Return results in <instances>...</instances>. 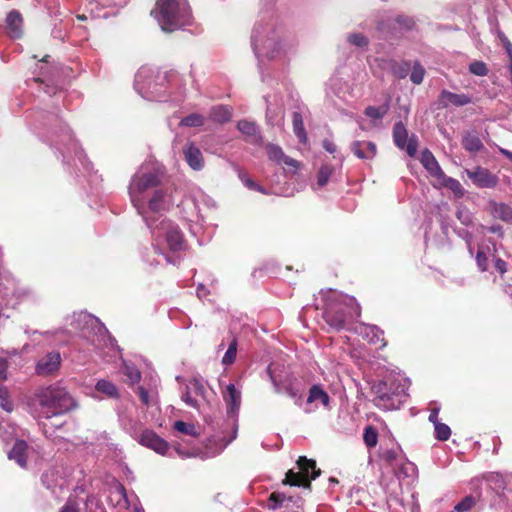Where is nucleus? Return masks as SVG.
I'll list each match as a JSON object with an SVG mask.
<instances>
[{
	"label": "nucleus",
	"mask_w": 512,
	"mask_h": 512,
	"mask_svg": "<svg viewBox=\"0 0 512 512\" xmlns=\"http://www.w3.org/2000/svg\"><path fill=\"white\" fill-rule=\"evenodd\" d=\"M394 22H395L396 28H398L401 32L409 31L415 25L414 20L411 17L405 16V15L397 16L394 19Z\"/></svg>",
	"instance_id": "nucleus-51"
},
{
	"label": "nucleus",
	"mask_w": 512,
	"mask_h": 512,
	"mask_svg": "<svg viewBox=\"0 0 512 512\" xmlns=\"http://www.w3.org/2000/svg\"><path fill=\"white\" fill-rule=\"evenodd\" d=\"M50 59L51 57L46 55L36 65L37 77H35V81L41 83L53 82L55 68L50 65Z\"/></svg>",
	"instance_id": "nucleus-31"
},
{
	"label": "nucleus",
	"mask_w": 512,
	"mask_h": 512,
	"mask_svg": "<svg viewBox=\"0 0 512 512\" xmlns=\"http://www.w3.org/2000/svg\"><path fill=\"white\" fill-rule=\"evenodd\" d=\"M453 230L458 237L465 241L468 253L474 256L476 266L480 272H488L490 262L493 263L494 269L500 276H503L508 271V263L498 255L499 249L503 248L502 244H497L492 238H489V245L479 246L474 255V249L472 247L473 234L465 228L454 227Z\"/></svg>",
	"instance_id": "nucleus-8"
},
{
	"label": "nucleus",
	"mask_w": 512,
	"mask_h": 512,
	"mask_svg": "<svg viewBox=\"0 0 512 512\" xmlns=\"http://www.w3.org/2000/svg\"><path fill=\"white\" fill-rule=\"evenodd\" d=\"M298 471L293 469L286 473L284 484L290 486H302L310 488V481L316 479L320 474V470L316 469V462L311 459H307L305 456L299 457L297 461Z\"/></svg>",
	"instance_id": "nucleus-12"
},
{
	"label": "nucleus",
	"mask_w": 512,
	"mask_h": 512,
	"mask_svg": "<svg viewBox=\"0 0 512 512\" xmlns=\"http://www.w3.org/2000/svg\"><path fill=\"white\" fill-rule=\"evenodd\" d=\"M69 325L96 349L114 348L116 345V340L100 319L86 311L74 313Z\"/></svg>",
	"instance_id": "nucleus-7"
},
{
	"label": "nucleus",
	"mask_w": 512,
	"mask_h": 512,
	"mask_svg": "<svg viewBox=\"0 0 512 512\" xmlns=\"http://www.w3.org/2000/svg\"><path fill=\"white\" fill-rule=\"evenodd\" d=\"M490 214L493 218L500 219L504 222L512 221V207L506 203L491 201L489 203Z\"/></svg>",
	"instance_id": "nucleus-32"
},
{
	"label": "nucleus",
	"mask_w": 512,
	"mask_h": 512,
	"mask_svg": "<svg viewBox=\"0 0 512 512\" xmlns=\"http://www.w3.org/2000/svg\"><path fill=\"white\" fill-rule=\"evenodd\" d=\"M151 14L164 32L183 29L192 21V13L187 0H157Z\"/></svg>",
	"instance_id": "nucleus-6"
},
{
	"label": "nucleus",
	"mask_w": 512,
	"mask_h": 512,
	"mask_svg": "<svg viewBox=\"0 0 512 512\" xmlns=\"http://www.w3.org/2000/svg\"><path fill=\"white\" fill-rule=\"evenodd\" d=\"M181 400L191 408L200 410L203 403H207L206 382L201 377H193L188 381L181 394Z\"/></svg>",
	"instance_id": "nucleus-13"
},
{
	"label": "nucleus",
	"mask_w": 512,
	"mask_h": 512,
	"mask_svg": "<svg viewBox=\"0 0 512 512\" xmlns=\"http://www.w3.org/2000/svg\"><path fill=\"white\" fill-rule=\"evenodd\" d=\"M469 71L476 76H486L488 68L482 61H474L469 65Z\"/></svg>",
	"instance_id": "nucleus-57"
},
{
	"label": "nucleus",
	"mask_w": 512,
	"mask_h": 512,
	"mask_svg": "<svg viewBox=\"0 0 512 512\" xmlns=\"http://www.w3.org/2000/svg\"><path fill=\"white\" fill-rule=\"evenodd\" d=\"M110 496L112 500L116 501V505L128 509L130 508V497L123 484L116 481L114 486L111 488Z\"/></svg>",
	"instance_id": "nucleus-33"
},
{
	"label": "nucleus",
	"mask_w": 512,
	"mask_h": 512,
	"mask_svg": "<svg viewBox=\"0 0 512 512\" xmlns=\"http://www.w3.org/2000/svg\"><path fill=\"white\" fill-rule=\"evenodd\" d=\"M222 398L228 414V426L236 432L238 429L239 410L242 402V392L233 383L222 390Z\"/></svg>",
	"instance_id": "nucleus-14"
},
{
	"label": "nucleus",
	"mask_w": 512,
	"mask_h": 512,
	"mask_svg": "<svg viewBox=\"0 0 512 512\" xmlns=\"http://www.w3.org/2000/svg\"><path fill=\"white\" fill-rule=\"evenodd\" d=\"M167 79L164 74L151 67H141L134 80L135 91L149 101H164Z\"/></svg>",
	"instance_id": "nucleus-9"
},
{
	"label": "nucleus",
	"mask_w": 512,
	"mask_h": 512,
	"mask_svg": "<svg viewBox=\"0 0 512 512\" xmlns=\"http://www.w3.org/2000/svg\"><path fill=\"white\" fill-rule=\"evenodd\" d=\"M363 440L367 447L376 446L378 441V433L375 428L368 426L364 430Z\"/></svg>",
	"instance_id": "nucleus-54"
},
{
	"label": "nucleus",
	"mask_w": 512,
	"mask_h": 512,
	"mask_svg": "<svg viewBox=\"0 0 512 512\" xmlns=\"http://www.w3.org/2000/svg\"><path fill=\"white\" fill-rule=\"evenodd\" d=\"M123 373L129 378L131 383H137L141 379V373L139 369L130 363H124Z\"/></svg>",
	"instance_id": "nucleus-53"
},
{
	"label": "nucleus",
	"mask_w": 512,
	"mask_h": 512,
	"mask_svg": "<svg viewBox=\"0 0 512 512\" xmlns=\"http://www.w3.org/2000/svg\"><path fill=\"white\" fill-rule=\"evenodd\" d=\"M486 481L488 482L491 489H493L496 493H501L505 489V482L503 476L499 473H490L486 477Z\"/></svg>",
	"instance_id": "nucleus-44"
},
{
	"label": "nucleus",
	"mask_w": 512,
	"mask_h": 512,
	"mask_svg": "<svg viewBox=\"0 0 512 512\" xmlns=\"http://www.w3.org/2000/svg\"><path fill=\"white\" fill-rule=\"evenodd\" d=\"M346 42L360 49H364L369 45V39L362 33L348 34L346 36Z\"/></svg>",
	"instance_id": "nucleus-46"
},
{
	"label": "nucleus",
	"mask_w": 512,
	"mask_h": 512,
	"mask_svg": "<svg viewBox=\"0 0 512 512\" xmlns=\"http://www.w3.org/2000/svg\"><path fill=\"white\" fill-rule=\"evenodd\" d=\"M393 142L400 150H405L409 157H414L418 149V138L415 134L410 137L408 130L402 121H398L393 127Z\"/></svg>",
	"instance_id": "nucleus-15"
},
{
	"label": "nucleus",
	"mask_w": 512,
	"mask_h": 512,
	"mask_svg": "<svg viewBox=\"0 0 512 512\" xmlns=\"http://www.w3.org/2000/svg\"><path fill=\"white\" fill-rule=\"evenodd\" d=\"M32 448L25 440L16 439L13 446L8 450L7 457L10 461H14L20 468H27V459Z\"/></svg>",
	"instance_id": "nucleus-20"
},
{
	"label": "nucleus",
	"mask_w": 512,
	"mask_h": 512,
	"mask_svg": "<svg viewBox=\"0 0 512 512\" xmlns=\"http://www.w3.org/2000/svg\"><path fill=\"white\" fill-rule=\"evenodd\" d=\"M400 472L403 473L405 477H414L417 475L418 469L414 463L407 461L400 467Z\"/></svg>",
	"instance_id": "nucleus-62"
},
{
	"label": "nucleus",
	"mask_w": 512,
	"mask_h": 512,
	"mask_svg": "<svg viewBox=\"0 0 512 512\" xmlns=\"http://www.w3.org/2000/svg\"><path fill=\"white\" fill-rule=\"evenodd\" d=\"M410 70H411V64L409 61H401V62L394 61L391 64L392 74L399 79L406 78L408 76Z\"/></svg>",
	"instance_id": "nucleus-43"
},
{
	"label": "nucleus",
	"mask_w": 512,
	"mask_h": 512,
	"mask_svg": "<svg viewBox=\"0 0 512 512\" xmlns=\"http://www.w3.org/2000/svg\"><path fill=\"white\" fill-rule=\"evenodd\" d=\"M237 347H238V343H237V339H233L229 345H228V349L227 351L225 352L223 358H222V364L225 365V366H229L231 364L234 363L235 359H236V354H237Z\"/></svg>",
	"instance_id": "nucleus-49"
},
{
	"label": "nucleus",
	"mask_w": 512,
	"mask_h": 512,
	"mask_svg": "<svg viewBox=\"0 0 512 512\" xmlns=\"http://www.w3.org/2000/svg\"><path fill=\"white\" fill-rule=\"evenodd\" d=\"M184 159L188 166L194 171H201L204 168L205 160L202 151L194 142H188L183 147Z\"/></svg>",
	"instance_id": "nucleus-23"
},
{
	"label": "nucleus",
	"mask_w": 512,
	"mask_h": 512,
	"mask_svg": "<svg viewBox=\"0 0 512 512\" xmlns=\"http://www.w3.org/2000/svg\"><path fill=\"white\" fill-rule=\"evenodd\" d=\"M446 186L454 192L455 195L461 196L463 194V187L461 183L452 177H444Z\"/></svg>",
	"instance_id": "nucleus-60"
},
{
	"label": "nucleus",
	"mask_w": 512,
	"mask_h": 512,
	"mask_svg": "<svg viewBox=\"0 0 512 512\" xmlns=\"http://www.w3.org/2000/svg\"><path fill=\"white\" fill-rule=\"evenodd\" d=\"M504 40L505 41H504V44H502V46L505 49L508 59H509L508 69L510 72V76L512 77V43L510 42L509 39H504Z\"/></svg>",
	"instance_id": "nucleus-63"
},
{
	"label": "nucleus",
	"mask_w": 512,
	"mask_h": 512,
	"mask_svg": "<svg viewBox=\"0 0 512 512\" xmlns=\"http://www.w3.org/2000/svg\"><path fill=\"white\" fill-rule=\"evenodd\" d=\"M350 96V86L341 77L334 75L326 84V98L333 105L340 107L339 102H346Z\"/></svg>",
	"instance_id": "nucleus-16"
},
{
	"label": "nucleus",
	"mask_w": 512,
	"mask_h": 512,
	"mask_svg": "<svg viewBox=\"0 0 512 512\" xmlns=\"http://www.w3.org/2000/svg\"><path fill=\"white\" fill-rule=\"evenodd\" d=\"M389 381L387 378L378 381L372 386V392L375 395L374 403L382 410H395L407 400L408 380H400L394 392H389Z\"/></svg>",
	"instance_id": "nucleus-11"
},
{
	"label": "nucleus",
	"mask_w": 512,
	"mask_h": 512,
	"mask_svg": "<svg viewBox=\"0 0 512 512\" xmlns=\"http://www.w3.org/2000/svg\"><path fill=\"white\" fill-rule=\"evenodd\" d=\"M251 47L259 65L264 59H274L285 53L282 30L277 27L272 13L259 14L251 34Z\"/></svg>",
	"instance_id": "nucleus-4"
},
{
	"label": "nucleus",
	"mask_w": 512,
	"mask_h": 512,
	"mask_svg": "<svg viewBox=\"0 0 512 512\" xmlns=\"http://www.w3.org/2000/svg\"><path fill=\"white\" fill-rule=\"evenodd\" d=\"M438 100L441 108H448L450 106L462 107L472 102V98L468 94H457L446 89L440 92Z\"/></svg>",
	"instance_id": "nucleus-25"
},
{
	"label": "nucleus",
	"mask_w": 512,
	"mask_h": 512,
	"mask_svg": "<svg viewBox=\"0 0 512 512\" xmlns=\"http://www.w3.org/2000/svg\"><path fill=\"white\" fill-rule=\"evenodd\" d=\"M205 124V117L199 113H191L183 117L179 125L182 127L198 128Z\"/></svg>",
	"instance_id": "nucleus-41"
},
{
	"label": "nucleus",
	"mask_w": 512,
	"mask_h": 512,
	"mask_svg": "<svg viewBox=\"0 0 512 512\" xmlns=\"http://www.w3.org/2000/svg\"><path fill=\"white\" fill-rule=\"evenodd\" d=\"M61 364V355L58 351L48 352L41 357L35 367L37 375L47 376L56 372Z\"/></svg>",
	"instance_id": "nucleus-21"
},
{
	"label": "nucleus",
	"mask_w": 512,
	"mask_h": 512,
	"mask_svg": "<svg viewBox=\"0 0 512 512\" xmlns=\"http://www.w3.org/2000/svg\"><path fill=\"white\" fill-rule=\"evenodd\" d=\"M389 111V103L386 102L381 106H368L365 108L364 114L372 120L382 119Z\"/></svg>",
	"instance_id": "nucleus-42"
},
{
	"label": "nucleus",
	"mask_w": 512,
	"mask_h": 512,
	"mask_svg": "<svg viewBox=\"0 0 512 512\" xmlns=\"http://www.w3.org/2000/svg\"><path fill=\"white\" fill-rule=\"evenodd\" d=\"M285 392L286 394L294 400V403L300 407H303L304 408V403L303 400H302V395L300 393V391L298 389H296L295 387L289 385V386H286L285 387Z\"/></svg>",
	"instance_id": "nucleus-59"
},
{
	"label": "nucleus",
	"mask_w": 512,
	"mask_h": 512,
	"mask_svg": "<svg viewBox=\"0 0 512 512\" xmlns=\"http://www.w3.org/2000/svg\"><path fill=\"white\" fill-rule=\"evenodd\" d=\"M95 390L104 394L108 398L117 399L119 397V390L117 386L106 379H100L95 384Z\"/></svg>",
	"instance_id": "nucleus-39"
},
{
	"label": "nucleus",
	"mask_w": 512,
	"mask_h": 512,
	"mask_svg": "<svg viewBox=\"0 0 512 512\" xmlns=\"http://www.w3.org/2000/svg\"><path fill=\"white\" fill-rule=\"evenodd\" d=\"M165 167L154 161H146L131 176L128 194L132 206L150 231L152 249L155 254L175 265L177 258L172 253L184 251L187 247L179 226L165 217L173 204L174 198L170 187L164 185Z\"/></svg>",
	"instance_id": "nucleus-1"
},
{
	"label": "nucleus",
	"mask_w": 512,
	"mask_h": 512,
	"mask_svg": "<svg viewBox=\"0 0 512 512\" xmlns=\"http://www.w3.org/2000/svg\"><path fill=\"white\" fill-rule=\"evenodd\" d=\"M267 375L269 377V380L274 386V391L276 393L281 392V386H280V379L278 378L275 368L273 367V364H270L266 369Z\"/></svg>",
	"instance_id": "nucleus-61"
},
{
	"label": "nucleus",
	"mask_w": 512,
	"mask_h": 512,
	"mask_svg": "<svg viewBox=\"0 0 512 512\" xmlns=\"http://www.w3.org/2000/svg\"><path fill=\"white\" fill-rule=\"evenodd\" d=\"M333 171H334V168L332 165H330V164L321 165V167L318 171V175H317V187L318 188H322L328 183L331 175L333 174Z\"/></svg>",
	"instance_id": "nucleus-45"
},
{
	"label": "nucleus",
	"mask_w": 512,
	"mask_h": 512,
	"mask_svg": "<svg viewBox=\"0 0 512 512\" xmlns=\"http://www.w3.org/2000/svg\"><path fill=\"white\" fill-rule=\"evenodd\" d=\"M265 148L267 156L271 161L278 165H284L293 169L298 168V161L289 156H286L280 146L273 143H268Z\"/></svg>",
	"instance_id": "nucleus-26"
},
{
	"label": "nucleus",
	"mask_w": 512,
	"mask_h": 512,
	"mask_svg": "<svg viewBox=\"0 0 512 512\" xmlns=\"http://www.w3.org/2000/svg\"><path fill=\"white\" fill-rule=\"evenodd\" d=\"M462 146L470 153H477L484 147L476 132H466L462 138Z\"/></svg>",
	"instance_id": "nucleus-35"
},
{
	"label": "nucleus",
	"mask_w": 512,
	"mask_h": 512,
	"mask_svg": "<svg viewBox=\"0 0 512 512\" xmlns=\"http://www.w3.org/2000/svg\"><path fill=\"white\" fill-rule=\"evenodd\" d=\"M238 176L243 185L249 190L257 191L262 194H267V190L263 186L257 184L254 180H252L247 173L241 171L239 172Z\"/></svg>",
	"instance_id": "nucleus-47"
},
{
	"label": "nucleus",
	"mask_w": 512,
	"mask_h": 512,
	"mask_svg": "<svg viewBox=\"0 0 512 512\" xmlns=\"http://www.w3.org/2000/svg\"><path fill=\"white\" fill-rule=\"evenodd\" d=\"M237 129L245 136V141L253 145H262L263 137L255 122L240 120Z\"/></svg>",
	"instance_id": "nucleus-27"
},
{
	"label": "nucleus",
	"mask_w": 512,
	"mask_h": 512,
	"mask_svg": "<svg viewBox=\"0 0 512 512\" xmlns=\"http://www.w3.org/2000/svg\"><path fill=\"white\" fill-rule=\"evenodd\" d=\"M323 406L326 410H330V396L319 384H314L309 389L308 397L304 403V412L311 413L319 406Z\"/></svg>",
	"instance_id": "nucleus-17"
},
{
	"label": "nucleus",
	"mask_w": 512,
	"mask_h": 512,
	"mask_svg": "<svg viewBox=\"0 0 512 512\" xmlns=\"http://www.w3.org/2000/svg\"><path fill=\"white\" fill-rule=\"evenodd\" d=\"M136 393L138 394L143 405L147 407H151L157 404V389H156V380H154V385L145 388L144 386H138L136 389Z\"/></svg>",
	"instance_id": "nucleus-34"
},
{
	"label": "nucleus",
	"mask_w": 512,
	"mask_h": 512,
	"mask_svg": "<svg viewBox=\"0 0 512 512\" xmlns=\"http://www.w3.org/2000/svg\"><path fill=\"white\" fill-rule=\"evenodd\" d=\"M6 29L10 38L18 39L23 34V18L19 11L12 10L6 16Z\"/></svg>",
	"instance_id": "nucleus-29"
},
{
	"label": "nucleus",
	"mask_w": 512,
	"mask_h": 512,
	"mask_svg": "<svg viewBox=\"0 0 512 512\" xmlns=\"http://www.w3.org/2000/svg\"><path fill=\"white\" fill-rule=\"evenodd\" d=\"M475 504V498L471 495H468L454 506L452 512H468L474 507Z\"/></svg>",
	"instance_id": "nucleus-52"
},
{
	"label": "nucleus",
	"mask_w": 512,
	"mask_h": 512,
	"mask_svg": "<svg viewBox=\"0 0 512 512\" xmlns=\"http://www.w3.org/2000/svg\"><path fill=\"white\" fill-rule=\"evenodd\" d=\"M209 117L212 121L217 123L223 124L229 122L232 117L231 109L226 105L213 106L210 109Z\"/></svg>",
	"instance_id": "nucleus-37"
},
{
	"label": "nucleus",
	"mask_w": 512,
	"mask_h": 512,
	"mask_svg": "<svg viewBox=\"0 0 512 512\" xmlns=\"http://www.w3.org/2000/svg\"><path fill=\"white\" fill-rule=\"evenodd\" d=\"M227 420L228 414L226 413L225 416L216 419L212 423V428L216 433L218 440L223 443L224 448L236 439L238 433V429L234 432V430L228 426Z\"/></svg>",
	"instance_id": "nucleus-22"
},
{
	"label": "nucleus",
	"mask_w": 512,
	"mask_h": 512,
	"mask_svg": "<svg viewBox=\"0 0 512 512\" xmlns=\"http://www.w3.org/2000/svg\"><path fill=\"white\" fill-rule=\"evenodd\" d=\"M456 217L464 226H470L473 223V216L468 209L458 208Z\"/></svg>",
	"instance_id": "nucleus-58"
},
{
	"label": "nucleus",
	"mask_w": 512,
	"mask_h": 512,
	"mask_svg": "<svg viewBox=\"0 0 512 512\" xmlns=\"http://www.w3.org/2000/svg\"><path fill=\"white\" fill-rule=\"evenodd\" d=\"M350 149L361 160H372L377 154V146L372 141L355 140L351 143Z\"/></svg>",
	"instance_id": "nucleus-28"
},
{
	"label": "nucleus",
	"mask_w": 512,
	"mask_h": 512,
	"mask_svg": "<svg viewBox=\"0 0 512 512\" xmlns=\"http://www.w3.org/2000/svg\"><path fill=\"white\" fill-rule=\"evenodd\" d=\"M139 443L160 455H166L169 443L152 430H144L139 436Z\"/></svg>",
	"instance_id": "nucleus-19"
},
{
	"label": "nucleus",
	"mask_w": 512,
	"mask_h": 512,
	"mask_svg": "<svg viewBox=\"0 0 512 512\" xmlns=\"http://www.w3.org/2000/svg\"><path fill=\"white\" fill-rule=\"evenodd\" d=\"M266 102L268 100L266 99ZM284 119V110L280 106H272L267 103L266 122L270 126H281Z\"/></svg>",
	"instance_id": "nucleus-36"
},
{
	"label": "nucleus",
	"mask_w": 512,
	"mask_h": 512,
	"mask_svg": "<svg viewBox=\"0 0 512 512\" xmlns=\"http://www.w3.org/2000/svg\"><path fill=\"white\" fill-rule=\"evenodd\" d=\"M286 500H291V497L287 498L283 493L273 492L270 494L267 502V506L271 510H276L283 506Z\"/></svg>",
	"instance_id": "nucleus-48"
},
{
	"label": "nucleus",
	"mask_w": 512,
	"mask_h": 512,
	"mask_svg": "<svg viewBox=\"0 0 512 512\" xmlns=\"http://www.w3.org/2000/svg\"><path fill=\"white\" fill-rule=\"evenodd\" d=\"M424 76H425L424 67L420 64V62L415 61L412 66L411 73H410L411 82L415 85H419L423 82Z\"/></svg>",
	"instance_id": "nucleus-50"
},
{
	"label": "nucleus",
	"mask_w": 512,
	"mask_h": 512,
	"mask_svg": "<svg viewBox=\"0 0 512 512\" xmlns=\"http://www.w3.org/2000/svg\"><path fill=\"white\" fill-rule=\"evenodd\" d=\"M30 125L41 141L59 153L64 165H74L79 170L81 167L85 172L91 171V163L87 160L72 130L57 113L35 112Z\"/></svg>",
	"instance_id": "nucleus-3"
},
{
	"label": "nucleus",
	"mask_w": 512,
	"mask_h": 512,
	"mask_svg": "<svg viewBox=\"0 0 512 512\" xmlns=\"http://www.w3.org/2000/svg\"><path fill=\"white\" fill-rule=\"evenodd\" d=\"M424 168L434 177L441 179L445 177L443 170L441 169L435 156L429 149H424L421 153L420 159Z\"/></svg>",
	"instance_id": "nucleus-30"
},
{
	"label": "nucleus",
	"mask_w": 512,
	"mask_h": 512,
	"mask_svg": "<svg viewBox=\"0 0 512 512\" xmlns=\"http://www.w3.org/2000/svg\"><path fill=\"white\" fill-rule=\"evenodd\" d=\"M77 407L75 398L60 383L41 388L29 403L32 415L38 419L63 415Z\"/></svg>",
	"instance_id": "nucleus-5"
},
{
	"label": "nucleus",
	"mask_w": 512,
	"mask_h": 512,
	"mask_svg": "<svg viewBox=\"0 0 512 512\" xmlns=\"http://www.w3.org/2000/svg\"><path fill=\"white\" fill-rule=\"evenodd\" d=\"M292 124H293V132H294L295 136L298 138L299 142L302 144H306L307 133L304 128L303 116L300 111H294L292 113Z\"/></svg>",
	"instance_id": "nucleus-38"
},
{
	"label": "nucleus",
	"mask_w": 512,
	"mask_h": 512,
	"mask_svg": "<svg viewBox=\"0 0 512 512\" xmlns=\"http://www.w3.org/2000/svg\"><path fill=\"white\" fill-rule=\"evenodd\" d=\"M200 204L215 207L214 201L202 192L185 196L178 205L180 217L187 222L192 235H197L203 227L204 216Z\"/></svg>",
	"instance_id": "nucleus-10"
},
{
	"label": "nucleus",
	"mask_w": 512,
	"mask_h": 512,
	"mask_svg": "<svg viewBox=\"0 0 512 512\" xmlns=\"http://www.w3.org/2000/svg\"><path fill=\"white\" fill-rule=\"evenodd\" d=\"M323 302L322 317L327 325L335 330H348L361 336L369 343L384 347V332L376 325L356 322L361 315V307L355 297L343 294L336 290L321 291ZM320 304H316V309Z\"/></svg>",
	"instance_id": "nucleus-2"
},
{
	"label": "nucleus",
	"mask_w": 512,
	"mask_h": 512,
	"mask_svg": "<svg viewBox=\"0 0 512 512\" xmlns=\"http://www.w3.org/2000/svg\"><path fill=\"white\" fill-rule=\"evenodd\" d=\"M59 512H79L78 503L70 498Z\"/></svg>",
	"instance_id": "nucleus-64"
},
{
	"label": "nucleus",
	"mask_w": 512,
	"mask_h": 512,
	"mask_svg": "<svg viewBox=\"0 0 512 512\" xmlns=\"http://www.w3.org/2000/svg\"><path fill=\"white\" fill-rule=\"evenodd\" d=\"M466 175L478 188H494L499 183L496 174L490 172L487 168L477 166L474 169H466Z\"/></svg>",
	"instance_id": "nucleus-18"
},
{
	"label": "nucleus",
	"mask_w": 512,
	"mask_h": 512,
	"mask_svg": "<svg viewBox=\"0 0 512 512\" xmlns=\"http://www.w3.org/2000/svg\"><path fill=\"white\" fill-rule=\"evenodd\" d=\"M42 484L51 491L55 497H59L66 485L63 477L58 475V470L50 469L45 471L41 476Z\"/></svg>",
	"instance_id": "nucleus-24"
},
{
	"label": "nucleus",
	"mask_w": 512,
	"mask_h": 512,
	"mask_svg": "<svg viewBox=\"0 0 512 512\" xmlns=\"http://www.w3.org/2000/svg\"><path fill=\"white\" fill-rule=\"evenodd\" d=\"M402 454V449L398 445H394L391 448H381L380 459L387 464H393Z\"/></svg>",
	"instance_id": "nucleus-40"
},
{
	"label": "nucleus",
	"mask_w": 512,
	"mask_h": 512,
	"mask_svg": "<svg viewBox=\"0 0 512 512\" xmlns=\"http://www.w3.org/2000/svg\"><path fill=\"white\" fill-rule=\"evenodd\" d=\"M434 430L436 439L440 441H446L451 436L450 427L442 422L436 423V425L434 426Z\"/></svg>",
	"instance_id": "nucleus-56"
},
{
	"label": "nucleus",
	"mask_w": 512,
	"mask_h": 512,
	"mask_svg": "<svg viewBox=\"0 0 512 512\" xmlns=\"http://www.w3.org/2000/svg\"><path fill=\"white\" fill-rule=\"evenodd\" d=\"M174 429L182 434L196 436V428L193 424L186 423L182 420H178L174 423Z\"/></svg>",
	"instance_id": "nucleus-55"
}]
</instances>
